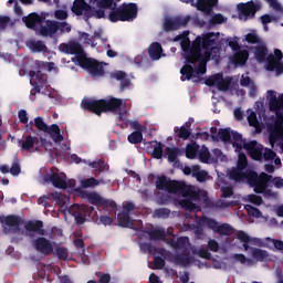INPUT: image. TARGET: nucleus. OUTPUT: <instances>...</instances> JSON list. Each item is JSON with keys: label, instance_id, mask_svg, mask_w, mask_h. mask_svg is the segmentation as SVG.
Returning a JSON list of instances; mask_svg holds the SVG:
<instances>
[{"label": "nucleus", "instance_id": "f257e3e1", "mask_svg": "<svg viewBox=\"0 0 283 283\" xmlns=\"http://www.w3.org/2000/svg\"><path fill=\"white\" fill-rule=\"evenodd\" d=\"M172 41H180L181 55L186 60L180 70L181 81L196 78L195 83H198V78L207 74V61L220 63V48L216 46L220 43V33H203L196 38L192 45L188 34L177 35Z\"/></svg>", "mask_w": 283, "mask_h": 283}, {"label": "nucleus", "instance_id": "f03ea898", "mask_svg": "<svg viewBox=\"0 0 283 283\" xmlns=\"http://www.w3.org/2000/svg\"><path fill=\"white\" fill-rule=\"evenodd\" d=\"M105 10H112L108 14L109 21H134L138 15V7L136 4H124L116 9V0H74L72 12L77 17H95L96 19H105Z\"/></svg>", "mask_w": 283, "mask_h": 283}, {"label": "nucleus", "instance_id": "7ed1b4c3", "mask_svg": "<svg viewBox=\"0 0 283 283\" xmlns=\"http://www.w3.org/2000/svg\"><path fill=\"white\" fill-rule=\"evenodd\" d=\"M227 176L229 180L233 182H249L255 191V193H263L265 198H275V192L269 189L270 185H273L275 189H283V178L261 172L256 175L249 168V161L247 155H239V161L237 167L228 170Z\"/></svg>", "mask_w": 283, "mask_h": 283}, {"label": "nucleus", "instance_id": "20e7f679", "mask_svg": "<svg viewBox=\"0 0 283 283\" xmlns=\"http://www.w3.org/2000/svg\"><path fill=\"white\" fill-rule=\"evenodd\" d=\"M217 138L222 140V143H231L234 151L238 154V161L240 160V156H244L243 151H247L252 160H259V163L261 160H274L277 156L272 149L263 148L258 142H247L240 133L229 128L220 129Z\"/></svg>", "mask_w": 283, "mask_h": 283}, {"label": "nucleus", "instance_id": "39448f33", "mask_svg": "<svg viewBox=\"0 0 283 283\" xmlns=\"http://www.w3.org/2000/svg\"><path fill=\"white\" fill-rule=\"evenodd\" d=\"M156 187L167 191L175 205H179L188 211L196 209V205L200 202V191L193 186H187L180 181H171L167 177H159L156 181Z\"/></svg>", "mask_w": 283, "mask_h": 283}, {"label": "nucleus", "instance_id": "423d86ee", "mask_svg": "<svg viewBox=\"0 0 283 283\" xmlns=\"http://www.w3.org/2000/svg\"><path fill=\"white\" fill-rule=\"evenodd\" d=\"M45 17H50V14L42 13L39 15L31 13L22 18V21L25 23L27 28L35 30V32H39L42 36H56L59 32H61V34L72 32V25L67 22L45 21Z\"/></svg>", "mask_w": 283, "mask_h": 283}, {"label": "nucleus", "instance_id": "0eeeda50", "mask_svg": "<svg viewBox=\"0 0 283 283\" xmlns=\"http://www.w3.org/2000/svg\"><path fill=\"white\" fill-rule=\"evenodd\" d=\"M82 109H88V112H93L97 116H101L102 112H111V114H117L119 120L129 124V119L127 118V102L118 98H109V99H92L84 98L82 101Z\"/></svg>", "mask_w": 283, "mask_h": 283}, {"label": "nucleus", "instance_id": "6e6552de", "mask_svg": "<svg viewBox=\"0 0 283 283\" xmlns=\"http://www.w3.org/2000/svg\"><path fill=\"white\" fill-rule=\"evenodd\" d=\"M60 52L64 54H75L72 57L73 63L83 67V70H87L91 75L96 78V76H103L105 74V69H103V64L97 63L96 60L88 59L83 52V46L76 42H70L69 44H60Z\"/></svg>", "mask_w": 283, "mask_h": 283}, {"label": "nucleus", "instance_id": "1a4fd4ad", "mask_svg": "<svg viewBox=\"0 0 283 283\" xmlns=\"http://www.w3.org/2000/svg\"><path fill=\"white\" fill-rule=\"evenodd\" d=\"M239 249H244L249 251L251 244L255 247H266V249H272V251H283V241L275 240L271 238H265L264 240L258 238H251L247 232L239 231L235 238Z\"/></svg>", "mask_w": 283, "mask_h": 283}, {"label": "nucleus", "instance_id": "9d476101", "mask_svg": "<svg viewBox=\"0 0 283 283\" xmlns=\"http://www.w3.org/2000/svg\"><path fill=\"white\" fill-rule=\"evenodd\" d=\"M239 41L240 39L238 38L227 39L229 48L234 52L233 55L229 57L231 65H234V67L247 65V61H249V51H247V49H241Z\"/></svg>", "mask_w": 283, "mask_h": 283}, {"label": "nucleus", "instance_id": "9b49d317", "mask_svg": "<svg viewBox=\"0 0 283 283\" xmlns=\"http://www.w3.org/2000/svg\"><path fill=\"white\" fill-rule=\"evenodd\" d=\"M41 147H44L46 151H54V146L52 145V142L40 137H34L32 135H29L23 143L21 144V149L24 151H30L31 154H34L35 151H41Z\"/></svg>", "mask_w": 283, "mask_h": 283}, {"label": "nucleus", "instance_id": "f8f14e48", "mask_svg": "<svg viewBox=\"0 0 283 283\" xmlns=\"http://www.w3.org/2000/svg\"><path fill=\"white\" fill-rule=\"evenodd\" d=\"M34 125L40 132H44V134H49L54 143H63V135H61V128L59 125L53 124L48 126L42 117H36L34 119Z\"/></svg>", "mask_w": 283, "mask_h": 283}, {"label": "nucleus", "instance_id": "ddd939ff", "mask_svg": "<svg viewBox=\"0 0 283 283\" xmlns=\"http://www.w3.org/2000/svg\"><path fill=\"white\" fill-rule=\"evenodd\" d=\"M44 182H52L53 187L57 189H65L67 187V177L65 172H61L56 168H51V170L42 176Z\"/></svg>", "mask_w": 283, "mask_h": 283}, {"label": "nucleus", "instance_id": "4468645a", "mask_svg": "<svg viewBox=\"0 0 283 283\" xmlns=\"http://www.w3.org/2000/svg\"><path fill=\"white\" fill-rule=\"evenodd\" d=\"M237 9L238 19L240 21H249V19H253L258 10H260V2L240 3L237 6Z\"/></svg>", "mask_w": 283, "mask_h": 283}, {"label": "nucleus", "instance_id": "2eb2a0df", "mask_svg": "<svg viewBox=\"0 0 283 283\" xmlns=\"http://www.w3.org/2000/svg\"><path fill=\"white\" fill-rule=\"evenodd\" d=\"M30 83L34 87L30 94V101H34V96L41 94V87L48 83V75L42 74L41 71H30Z\"/></svg>", "mask_w": 283, "mask_h": 283}, {"label": "nucleus", "instance_id": "dca6fc26", "mask_svg": "<svg viewBox=\"0 0 283 283\" xmlns=\"http://www.w3.org/2000/svg\"><path fill=\"white\" fill-rule=\"evenodd\" d=\"M191 21V15H179V17H166L164 19L163 28L166 32H171L178 30L179 28H185Z\"/></svg>", "mask_w": 283, "mask_h": 283}, {"label": "nucleus", "instance_id": "f3484780", "mask_svg": "<svg viewBox=\"0 0 283 283\" xmlns=\"http://www.w3.org/2000/svg\"><path fill=\"white\" fill-rule=\"evenodd\" d=\"M80 36L84 43H87V45H91L92 48L103 45L104 50H109V43H107V38L103 35L102 30L95 31L92 38H90V34L87 33H81Z\"/></svg>", "mask_w": 283, "mask_h": 283}, {"label": "nucleus", "instance_id": "a211bd4d", "mask_svg": "<svg viewBox=\"0 0 283 283\" xmlns=\"http://www.w3.org/2000/svg\"><path fill=\"white\" fill-rule=\"evenodd\" d=\"M201 222L203 227L212 229L214 233H220V235H231V233H233V228L227 223L219 224L216 220L209 218L202 219Z\"/></svg>", "mask_w": 283, "mask_h": 283}, {"label": "nucleus", "instance_id": "6ab92c4d", "mask_svg": "<svg viewBox=\"0 0 283 283\" xmlns=\"http://www.w3.org/2000/svg\"><path fill=\"white\" fill-rule=\"evenodd\" d=\"M182 3H190L197 10L205 12L206 14H211V11L216 6H218V0H198L195 2L193 0H180Z\"/></svg>", "mask_w": 283, "mask_h": 283}, {"label": "nucleus", "instance_id": "aec40b11", "mask_svg": "<svg viewBox=\"0 0 283 283\" xmlns=\"http://www.w3.org/2000/svg\"><path fill=\"white\" fill-rule=\"evenodd\" d=\"M73 216L75 218L76 224H83L87 220V216L92 217L94 213V208L87 206H74L72 208Z\"/></svg>", "mask_w": 283, "mask_h": 283}, {"label": "nucleus", "instance_id": "412c9836", "mask_svg": "<svg viewBox=\"0 0 283 283\" xmlns=\"http://www.w3.org/2000/svg\"><path fill=\"white\" fill-rule=\"evenodd\" d=\"M229 80L224 78L222 74H214L206 80V85L217 87L220 92H227L229 90Z\"/></svg>", "mask_w": 283, "mask_h": 283}, {"label": "nucleus", "instance_id": "4be33fe9", "mask_svg": "<svg viewBox=\"0 0 283 283\" xmlns=\"http://www.w3.org/2000/svg\"><path fill=\"white\" fill-rule=\"evenodd\" d=\"M33 247L39 253H43V255H50V253L54 251L56 243H52L45 238H39L34 241Z\"/></svg>", "mask_w": 283, "mask_h": 283}, {"label": "nucleus", "instance_id": "5701e85b", "mask_svg": "<svg viewBox=\"0 0 283 283\" xmlns=\"http://www.w3.org/2000/svg\"><path fill=\"white\" fill-rule=\"evenodd\" d=\"M132 211H134V203H126L123 211L117 216L119 227L132 228V219L129 218Z\"/></svg>", "mask_w": 283, "mask_h": 283}, {"label": "nucleus", "instance_id": "b1692460", "mask_svg": "<svg viewBox=\"0 0 283 283\" xmlns=\"http://www.w3.org/2000/svg\"><path fill=\"white\" fill-rule=\"evenodd\" d=\"M87 199L91 205H96L97 207H111V209L116 208V202H114L113 200H107L96 192H90L87 195Z\"/></svg>", "mask_w": 283, "mask_h": 283}, {"label": "nucleus", "instance_id": "393cba45", "mask_svg": "<svg viewBox=\"0 0 283 283\" xmlns=\"http://www.w3.org/2000/svg\"><path fill=\"white\" fill-rule=\"evenodd\" d=\"M148 54L151 61H158L163 57V46L160 43H153L148 49Z\"/></svg>", "mask_w": 283, "mask_h": 283}, {"label": "nucleus", "instance_id": "a878e982", "mask_svg": "<svg viewBox=\"0 0 283 283\" xmlns=\"http://www.w3.org/2000/svg\"><path fill=\"white\" fill-rule=\"evenodd\" d=\"M111 78L119 81L122 90H125L126 87H129V85H132V83L127 78V74H125V72L123 71H116L111 73Z\"/></svg>", "mask_w": 283, "mask_h": 283}, {"label": "nucleus", "instance_id": "bb28decb", "mask_svg": "<svg viewBox=\"0 0 283 283\" xmlns=\"http://www.w3.org/2000/svg\"><path fill=\"white\" fill-rule=\"evenodd\" d=\"M217 185L221 189L223 198H229L233 195V188L231 187V184L226 182L224 179L219 177L217 179Z\"/></svg>", "mask_w": 283, "mask_h": 283}, {"label": "nucleus", "instance_id": "cd10ccee", "mask_svg": "<svg viewBox=\"0 0 283 283\" xmlns=\"http://www.w3.org/2000/svg\"><path fill=\"white\" fill-rule=\"evenodd\" d=\"M27 46L32 52H48V46H45V43H43L42 41L29 40L27 42Z\"/></svg>", "mask_w": 283, "mask_h": 283}, {"label": "nucleus", "instance_id": "c85d7f7f", "mask_svg": "<svg viewBox=\"0 0 283 283\" xmlns=\"http://www.w3.org/2000/svg\"><path fill=\"white\" fill-rule=\"evenodd\" d=\"M252 258L256 260V262H266L269 260V252L262 249H253L251 251Z\"/></svg>", "mask_w": 283, "mask_h": 283}, {"label": "nucleus", "instance_id": "c756f323", "mask_svg": "<svg viewBox=\"0 0 283 283\" xmlns=\"http://www.w3.org/2000/svg\"><path fill=\"white\" fill-rule=\"evenodd\" d=\"M2 227L7 231H12L14 227H19V219L17 217H7L2 220Z\"/></svg>", "mask_w": 283, "mask_h": 283}, {"label": "nucleus", "instance_id": "7c9ffc66", "mask_svg": "<svg viewBox=\"0 0 283 283\" xmlns=\"http://www.w3.org/2000/svg\"><path fill=\"white\" fill-rule=\"evenodd\" d=\"M211 163H227V155L222 154V150L214 148L211 153L210 164Z\"/></svg>", "mask_w": 283, "mask_h": 283}, {"label": "nucleus", "instance_id": "2f4dec72", "mask_svg": "<svg viewBox=\"0 0 283 283\" xmlns=\"http://www.w3.org/2000/svg\"><path fill=\"white\" fill-rule=\"evenodd\" d=\"M43 223L41 221L29 222L25 226L27 231H33V233H39L40 235L44 234V231L41 229Z\"/></svg>", "mask_w": 283, "mask_h": 283}, {"label": "nucleus", "instance_id": "473e14b6", "mask_svg": "<svg viewBox=\"0 0 283 283\" xmlns=\"http://www.w3.org/2000/svg\"><path fill=\"white\" fill-rule=\"evenodd\" d=\"M200 146L198 144H190L186 147V156L193 160L199 154Z\"/></svg>", "mask_w": 283, "mask_h": 283}, {"label": "nucleus", "instance_id": "72a5a7b5", "mask_svg": "<svg viewBox=\"0 0 283 283\" xmlns=\"http://www.w3.org/2000/svg\"><path fill=\"white\" fill-rule=\"evenodd\" d=\"M50 198H54V200H56V202H59V200H61V193L52 192L49 196L40 197L38 199V205H42V207H48V201L46 200H50Z\"/></svg>", "mask_w": 283, "mask_h": 283}, {"label": "nucleus", "instance_id": "f704fd0d", "mask_svg": "<svg viewBox=\"0 0 283 283\" xmlns=\"http://www.w3.org/2000/svg\"><path fill=\"white\" fill-rule=\"evenodd\" d=\"M198 156L201 163H207V164L211 163V153H209V148L205 146L201 147L199 149Z\"/></svg>", "mask_w": 283, "mask_h": 283}, {"label": "nucleus", "instance_id": "c9c22d12", "mask_svg": "<svg viewBox=\"0 0 283 283\" xmlns=\"http://www.w3.org/2000/svg\"><path fill=\"white\" fill-rule=\"evenodd\" d=\"M193 178H196L198 182H206V180H209V172L200 169V166H197Z\"/></svg>", "mask_w": 283, "mask_h": 283}, {"label": "nucleus", "instance_id": "e433bc0d", "mask_svg": "<svg viewBox=\"0 0 283 283\" xmlns=\"http://www.w3.org/2000/svg\"><path fill=\"white\" fill-rule=\"evenodd\" d=\"M85 165L88 167H92L93 169H96V171H105L107 169V166L105 165V161L98 160V161H86L84 160Z\"/></svg>", "mask_w": 283, "mask_h": 283}, {"label": "nucleus", "instance_id": "4c0bfd02", "mask_svg": "<svg viewBox=\"0 0 283 283\" xmlns=\"http://www.w3.org/2000/svg\"><path fill=\"white\" fill-rule=\"evenodd\" d=\"M244 209L248 211V216H250V218H262V211H260V209L251 205H245Z\"/></svg>", "mask_w": 283, "mask_h": 283}, {"label": "nucleus", "instance_id": "58836bf2", "mask_svg": "<svg viewBox=\"0 0 283 283\" xmlns=\"http://www.w3.org/2000/svg\"><path fill=\"white\" fill-rule=\"evenodd\" d=\"M175 132L176 134H178L179 138H182V140H187V138H189V136H191V130H189V128L181 126L180 128L175 127Z\"/></svg>", "mask_w": 283, "mask_h": 283}, {"label": "nucleus", "instance_id": "ea45409f", "mask_svg": "<svg viewBox=\"0 0 283 283\" xmlns=\"http://www.w3.org/2000/svg\"><path fill=\"white\" fill-rule=\"evenodd\" d=\"M101 181L96 180L95 178H88L81 181V187L83 189H90V187H98Z\"/></svg>", "mask_w": 283, "mask_h": 283}, {"label": "nucleus", "instance_id": "a19ab883", "mask_svg": "<svg viewBox=\"0 0 283 283\" xmlns=\"http://www.w3.org/2000/svg\"><path fill=\"white\" fill-rule=\"evenodd\" d=\"M153 158H163V145L158 142H153Z\"/></svg>", "mask_w": 283, "mask_h": 283}, {"label": "nucleus", "instance_id": "79ce46f5", "mask_svg": "<svg viewBox=\"0 0 283 283\" xmlns=\"http://www.w3.org/2000/svg\"><path fill=\"white\" fill-rule=\"evenodd\" d=\"M128 142L132 143V145H137V143H143V133L140 132H134L130 135H128Z\"/></svg>", "mask_w": 283, "mask_h": 283}, {"label": "nucleus", "instance_id": "37998d69", "mask_svg": "<svg viewBox=\"0 0 283 283\" xmlns=\"http://www.w3.org/2000/svg\"><path fill=\"white\" fill-rule=\"evenodd\" d=\"M167 156L169 163H176V159L180 156V150L178 148H168Z\"/></svg>", "mask_w": 283, "mask_h": 283}, {"label": "nucleus", "instance_id": "c03bdc74", "mask_svg": "<svg viewBox=\"0 0 283 283\" xmlns=\"http://www.w3.org/2000/svg\"><path fill=\"white\" fill-rule=\"evenodd\" d=\"M265 1L266 3H269L272 10H274L275 12H281V14H283L282 3H280L277 0H265Z\"/></svg>", "mask_w": 283, "mask_h": 283}, {"label": "nucleus", "instance_id": "a18cd8bd", "mask_svg": "<svg viewBox=\"0 0 283 283\" xmlns=\"http://www.w3.org/2000/svg\"><path fill=\"white\" fill-rule=\"evenodd\" d=\"M245 202H251L252 205H256V207H260L262 205V197L256 195H249L245 197Z\"/></svg>", "mask_w": 283, "mask_h": 283}, {"label": "nucleus", "instance_id": "49530a36", "mask_svg": "<svg viewBox=\"0 0 283 283\" xmlns=\"http://www.w3.org/2000/svg\"><path fill=\"white\" fill-rule=\"evenodd\" d=\"M227 21V18L220 13H217V14H213L211 18H210V23H217V24H220V23H226Z\"/></svg>", "mask_w": 283, "mask_h": 283}, {"label": "nucleus", "instance_id": "de8ad7c7", "mask_svg": "<svg viewBox=\"0 0 283 283\" xmlns=\"http://www.w3.org/2000/svg\"><path fill=\"white\" fill-rule=\"evenodd\" d=\"M154 255L155 269H163V266H165V259L156 255V252L154 253Z\"/></svg>", "mask_w": 283, "mask_h": 283}, {"label": "nucleus", "instance_id": "09e8293b", "mask_svg": "<svg viewBox=\"0 0 283 283\" xmlns=\"http://www.w3.org/2000/svg\"><path fill=\"white\" fill-rule=\"evenodd\" d=\"M56 255L61 259V260H67V249L65 248H57L56 249Z\"/></svg>", "mask_w": 283, "mask_h": 283}, {"label": "nucleus", "instance_id": "8fccbe9b", "mask_svg": "<svg viewBox=\"0 0 283 283\" xmlns=\"http://www.w3.org/2000/svg\"><path fill=\"white\" fill-rule=\"evenodd\" d=\"M39 65H41V67H43V70H46V72H52V70H56V65L54 64V62H46V63H39Z\"/></svg>", "mask_w": 283, "mask_h": 283}, {"label": "nucleus", "instance_id": "3c124183", "mask_svg": "<svg viewBox=\"0 0 283 283\" xmlns=\"http://www.w3.org/2000/svg\"><path fill=\"white\" fill-rule=\"evenodd\" d=\"M197 169H198V166L184 167L182 171H184L185 176L193 177Z\"/></svg>", "mask_w": 283, "mask_h": 283}, {"label": "nucleus", "instance_id": "603ef678", "mask_svg": "<svg viewBox=\"0 0 283 283\" xmlns=\"http://www.w3.org/2000/svg\"><path fill=\"white\" fill-rule=\"evenodd\" d=\"M18 116L21 123H23L24 125L28 123L29 118H28V112L25 109L19 111Z\"/></svg>", "mask_w": 283, "mask_h": 283}, {"label": "nucleus", "instance_id": "864d4df0", "mask_svg": "<svg viewBox=\"0 0 283 283\" xmlns=\"http://www.w3.org/2000/svg\"><path fill=\"white\" fill-rule=\"evenodd\" d=\"M21 174V166L17 163H14L10 168V175L11 176H19Z\"/></svg>", "mask_w": 283, "mask_h": 283}, {"label": "nucleus", "instance_id": "5fc2aeb1", "mask_svg": "<svg viewBox=\"0 0 283 283\" xmlns=\"http://www.w3.org/2000/svg\"><path fill=\"white\" fill-rule=\"evenodd\" d=\"M273 21H275V18L272 15L265 14L261 17V23L263 25H268V23H273Z\"/></svg>", "mask_w": 283, "mask_h": 283}, {"label": "nucleus", "instance_id": "6e6d98bb", "mask_svg": "<svg viewBox=\"0 0 283 283\" xmlns=\"http://www.w3.org/2000/svg\"><path fill=\"white\" fill-rule=\"evenodd\" d=\"M232 205H233V201H227V200H219L217 202V207L219 209H227V207H232Z\"/></svg>", "mask_w": 283, "mask_h": 283}, {"label": "nucleus", "instance_id": "4d7b16f0", "mask_svg": "<svg viewBox=\"0 0 283 283\" xmlns=\"http://www.w3.org/2000/svg\"><path fill=\"white\" fill-rule=\"evenodd\" d=\"M155 214L157 216V218H167V216H169V210L168 209H157L155 211Z\"/></svg>", "mask_w": 283, "mask_h": 283}, {"label": "nucleus", "instance_id": "13d9d810", "mask_svg": "<svg viewBox=\"0 0 283 283\" xmlns=\"http://www.w3.org/2000/svg\"><path fill=\"white\" fill-rule=\"evenodd\" d=\"M55 18L60 19L61 21L67 19V11L65 10H56Z\"/></svg>", "mask_w": 283, "mask_h": 283}, {"label": "nucleus", "instance_id": "bf43d9fd", "mask_svg": "<svg viewBox=\"0 0 283 283\" xmlns=\"http://www.w3.org/2000/svg\"><path fill=\"white\" fill-rule=\"evenodd\" d=\"M208 249H210V251H213L214 253H217V251L220 249V247L218 245V242H216V240H210L208 242Z\"/></svg>", "mask_w": 283, "mask_h": 283}, {"label": "nucleus", "instance_id": "052dcab7", "mask_svg": "<svg viewBox=\"0 0 283 283\" xmlns=\"http://www.w3.org/2000/svg\"><path fill=\"white\" fill-rule=\"evenodd\" d=\"M235 262H240L241 264H247V256L244 254H234L232 256Z\"/></svg>", "mask_w": 283, "mask_h": 283}, {"label": "nucleus", "instance_id": "680f3d73", "mask_svg": "<svg viewBox=\"0 0 283 283\" xmlns=\"http://www.w3.org/2000/svg\"><path fill=\"white\" fill-rule=\"evenodd\" d=\"M241 85H243L244 87H249L251 84H253V82L251 81V77L249 76H244L242 75L241 80H240Z\"/></svg>", "mask_w": 283, "mask_h": 283}, {"label": "nucleus", "instance_id": "e2e57ef3", "mask_svg": "<svg viewBox=\"0 0 283 283\" xmlns=\"http://www.w3.org/2000/svg\"><path fill=\"white\" fill-rule=\"evenodd\" d=\"M99 220L102 224H104V227H108L109 224H112V222H114V219L107 216H102Z\"/></svg>", "mask_w": 283, "mask_h": 283}, {"label": "nucleus", "instance_id": "0e129e2a", "mask_svg": "<svg viewBox=\"0 0 283 283\" xmlns=\"http://www.w3.org/2000/svg\"><path fill=\"white\" fill-rule=\"evenodd\" d=\"M48 96L49 98H53L54 101H61V95L57 91H50Z\"/></svg>", "mask_w": 283, "mask_h": 283}, {"label": "nucleus", "instance_id": "69168bd1", "mask_svg": "<svg viewBox=\"0 0 283 283\" xmlns=\"http://www.w3.org/2000/svg\"><path fill=\"white\" fill-rule=\"evenodd\" d=\"M248 88H249L250 96L252 97L255 96V94L258 93V86H255L253 82L248 86Z\"/></svg>", "mask_w": 283, "mask_h": 283}, {"label": "nucleus", "instance_id": "338daca9", "mask_svg": "<svg viewBox=\"0 0 283 283\" xmlns=\"http://www.w3.org/2000/svg\"><path fill=\"white\" fill-rule=\"evenodd\" d=\"M10 23V18L0 15V28H6Z\"/></svg>", "mask_w": 283, "mask_h": 283}, {"label": "nucleus", "instance_id": "774afa93", "mask_svg": "<svg viewBox=\"0 0 283 283\" xmlns=\"http://www.w3.org/2000/svg\"><path fill=\"white\" fill-rule=\"evenodd\" d=\"M149 282H150V283H163V282L160 281V277H158V275H156V274H154V273L150 274V276H149Z\"/></svg>", "mask_w": 283, "mask_h": 283}]
</instances>
